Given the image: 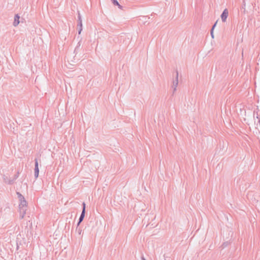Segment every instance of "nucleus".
I'll return each instance as SVG.
<instances>
[{"mask_svg": "<svg viewBox=\"0 0 260 260\" xmlns=\"http://www.w3.org/2000/svg\"><path fill=\"white\" fill-rule=\"evenodd\" d=\"M16 193L20 202L19 205V218L21 219L24 218L26 214L27 202L24 197L20 192H17Z\"/></svg>", "mask_w": 260, "mask_h": 260, "instance_id": "obj_1", "label": "nucleus"}, {"mask_svg": "<svg viewBox=\"0 0 260 260\" xmlns=\"http://www.w3.org/2000/svg\"><path fill=\"white\" fill-rule=\"evenodd\" d=\"M19 172H18L16 175H14L13 179H10L8 178L6 175H4L3 179L5 183L12 184L14 183V181L18 177Z\"/></svg>", "mask_w": 260, "mask_h": 260, "instance_id": "obj_2", "label": "nucleus"}, {"mask_svg": "<svg viewBox=\"0 0 260 260\" xmlns=\"http://www.w3.org/2000/svg\"><path fill=\"white\" fill-rule=\"evenodd\" d=\"M85 203H83V209L82 213L80 215V216L79 219V221L78 223V225H79V224L83 221L84 216H85Z\"/></svg>", "mask_w": 260, "mask_h": 260, "instance_id": "obj_3", "label": "nucleus"}, {"mask_svg": "<svg viewBox=\"0 0 260 260\" xmlns=\"http://www.w3.org/2000/svg\"><path fill=\"white\" fill-rule=\"evenodd\" d=\"M229 15V12L227 9H225L221 15L222 21L225 22Z\"/></svg>", "mask_w": 260, "mask_h": 260, "instance_id": "obj_4", "label": "nucleus"}, {"mask_svg": "<svg viewBox=\"0 0 260 260\" xmlns=\"http://www.w3.org/2000/svg\"><path fill=\"white\" fill-rule=\"evenodd\" d=\"M78 26L79 27V30H78V34H80L81 31L82 30V19H81V16L79 12H78Z\"/></svg>", "mask_w": 260, "mask_h": 260, "instance_id": "obj_5", "label": "nucleus"}, {"mask_svg": "<svg viewBox=\"0 0 260 260\" xmlns=\"http://www.w3.org/2000/svg\"><path fill=\"white\" fill-rule=\"evenodd\" d=\"M35 177L36 178H38L39 176V164L38 162L37 159H35Z\"/></svg>", "mask_w": 260, "mask_h": 260, "instance_id": "obj_6", "label": "nucleus"}, {"mask_svg": "<svg viewBox=\"0 0 260 260\" xmlns=\"http://www.w3.org/2000/svg\"><path fill=\"white\" fill-rule=\"evenodd\" d=\"M178 84V73L176 72V79L173 81V85L172 87L174 88L173 92H174L176 90V88Z\"/></svg>", "mask_w": 260, "mask_h": 260, "instance_id": "obj_7", "label": "nucleus"}, {"mask_svg": "<svg viewBox=\"0 0 260 260\" xmlns=\"http://www.w3.org/2000/svg\"><path fill=\"white\" fill-rule=\"evenodd\" d=\"M19 18H20V17L18 14L15 15V16L14 17V21L13 22V25L14 26H16L19 24V23L20 22Z\"/></svg>", "mask_w": 260, "mask_h": 260, "instance_id": "obj_8", "label": "nucleus"}, {"mask_svg": "<svg viewBox=\"0 0 260 260\" xmlns=\"http://www.w3.org/2000/svg\"><path fill=\"white\" fill-rule=\"evenodd\" d=\"M111 1L112 2L114 5L117 6L119 8L122 9V6L119 4V3L118 2V1L117 0H111Z\"/></svg>", "mask_w": 260, "mask_h": 260, "instance_id": "obj_9", "label": "nucleus"}, {"mask_svg": "<svg viewBox=\"0 0 260 260\" xmlns=\"http://www.w3.org/2000/svg\"><path fill=\"white\" fill-rule=\"evenodd\" d=\"M217 23V21L214 23V24L212 26V27L211 29V31H210L211 36L212 38H213V39L214 38L213 30H214L215 27L216 26Z\"/></svg>", "mask_w": 260, "mask_h": 260, "instance_id": "obj_10", "label": "nucleus"}, {"mask_svg": "<svg viewBox=\"0 0 260 260\" xmlns=\"http://www.w3.org/2000/svg\"><path fill=\"white\" fill-rule=\"evenodd\" d=\"M256 119L257 120V123H256V128H258V126L260 127V117L259 118L258 116H256Z\"/></svg>", "mask_w": 260, "mask_h": 260, "instance_id": "obj_11", "label": "nucleus"}]
</instances>
